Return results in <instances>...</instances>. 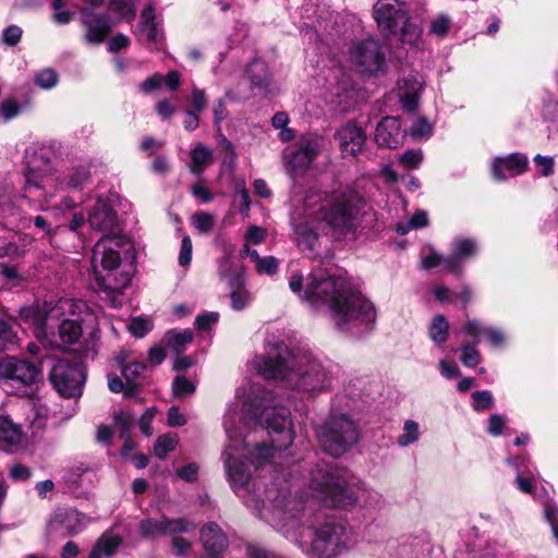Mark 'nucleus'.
Masks as SVG:
<instances>
[{"instance_id":"1","label":"nucleus","mask_w":558,"mask_h":558,"mask_svg":"<svg viewBox=\"0 0 558 558\" xmlns=\"http://www.w3.org/2000/svg\"><path fill=\"white\" fill-rule=\"evenodd\" d=\"M251 396L243 402L241 412L238 405L229 407L223 427L228 444L222 453L225 469L234 492L240 495L256 515L266 521L270 510L282 508L291 497L295 485L294 473L301 465L295 463L286 474L277 471L269 484L264 480L251 482V466L244 461L251 459L256 468L276 457L277 451L289 448L293 442L290 411L276 403L270 391L262 386L251 385Z\"/></svg>"},{"instance_id":"2","label":"nucleus","mask_w":558,"mask_h":558,"mask_svg":"<svg viewBox=\"0 0 558 558\" xmlns=\"http://www.w3.org/2000/svg\"><path fill=\"white\" fill-rule=\"evenodd\" d=\"M362 206L363 197L350 189L330 194L308 192L292 215L299 244L312 251L319 232L331 229L343 233L353 229Z\"/></svg>"},{"instance_id":"3","label":"nucleus","mask_w":558,"mask_h":558,"mask_svg":"<svg viewBox=\"0 0 558 558\" xmlns=\"http://www.w3.org/2000/svg\"><path fill=\"white\" fill-rule=\"evenodd\" d=\"M270 513V517L265 515L266 522L298 543L308 557L337 558L354 545L351 530L336 519H327L312 526L311 542L302 541V526L314 523L311 511L295 498L290 497L282 508L276 507Z\"/></svg>"},{"instance_id":"4","label":"nucleus","mask_w":558,"mask_h":558,"mask_svg":"<svg viewBox=\"0 0 558 558\" xmlns=\"http://www.w3.org/2000/svg\"><path fill=\"white\" fill-rule=\"evenodd\" d=\"M266 354L256 356L254 367L265 379L281 381L286 387L306 393L330 388L333 375L328 365L310 349H289L283 342L267 344Z\"/></svg>"},{"instance_id":"5","label":"nucleus","mask_w":558,"mask_h":558,"mask_svg":"<svg viewBox=\"0 0 558 558\" xmlns=\"http://www.w3.org/2000/svg\"><path fill=\"white\" fill-rule=\"evenodd\" d=\"M304 300L316 311L325 310L341 331L368 330L375 323L374 304L341 276L311 275Z\"/></svg>"},{"instance_id":"6","label":"nucleus","mask_w":558,"mask_h":558,"mask_svg":"<svg viewBox=\"0 0 558 558\" xmlns=\"http://www.w3.org/2000/svg\"><path fill=\"white\" fill-rule=\"evenodd\" d=\"M311 495L336 509H352L360 500L361 481L349 470L317 462L307 470Z\"/></svg>"},{"instance_id":"7","label":"nucleus","mask_w":558,"mask_h":558,"mask_svg":"<svg viewBox=\"0 0 558 558\" xmlns=\"http://www.w3.org/2000/svg\"><path fill=\"white\" fill-rule=\"evenodd\" d=\"M124 241L121 238H102L99 240L92 256V267L99 289L116 292L123 289L130 281L128 275L119 279L116 270L121 264L120 247Z\"/></svg>"},{"instance_id":"8","label":"nucleus","mask_w":558,"mask_h":558,"mask_svg":"<svg viewBox=\"0 0 558 558\" xmlns=\"http://www.w3.org/2000/svg\"><path fill=\"white\" fill-rule=\"evenodd\" d=\"M359 424L348 414H333L316 427L322 449L331 457L348 452L360 440Z\"/></svg>"},{"instance_id":"9","label":"nucleus","mask_w":558,"mask_h":558,"mask_svg":"<svg viewBox=\"0 0 558 558\" xmlns=\"http://www.w3.org/2000/svg\"><path fill=\"white\" fill-rule=\"evenodd\" d=\"M374 17L383 32L399 35L402 43L413 45L421 36L420 27L409 21L404 4L398 0H378Z\"/></svg>"},{"instance_id":"10","label":"nucleus","mask_w":558,"mask_h":558,"mask_svg":"<svg viewBox=\"0 0 558 558\" xmlns=\"http://www.w3.org/2000/svg\"><path fill=\"white\" fill-rule=\"evenodd\" d=\"M49 380L59 395L77 398L82 395L85 371L82 364L57 360L49 373Z\"/></svg>"},{"instance_id":"11","label":"nucleus","mask_w":558,"mask_h":558,"mask_svg":"<svg viewBox=\"0 0 558 558\" xmlns=\"http://www.w3.org/2000/svg\"><path fill=\"white\" fill-rule=\"evenodd\" d=\"M71 301L68 299L60 300L54 307H52L46 315H44L37 307L28 306L20 311V317L25 323L34 325V333L36 338L41 341L46 347L53 348L60 344L56 341L52 322L58 319L61 311L71 308Z\"/></svg>"},{"instance_id":"12","label":"nucleus","mask_w":558,"mask_h":558,"mask_svg":"<svg viewBox=\"0 0 558 558\" xmlns=\"http://www.w3.org/2000/svg\"><path fill=\"white\" fill-rule=\"evenodd\" d=\"M40 374V367L27 360L14 356H5L0 360V379L23 392L37 384Z\"/></svg>"},{"instance_id":"13","label":"nucleus","mask_w":558,"mask_h":558,"mask_svg":"<svg viewBox=\"0 0 558 558\" xmlns=\"http://www.w3.org/2000/svg\"><path fill=\"white\" fill-rule=\"evenodd\" d=\"M218 272L230 289L231 307L234 311L244 310L253 299L252 293L245 288L244 270L234 269L231 257L225 256L218 262Z\"/></svg>"},{"instance_id":"14","label":"nucleus","mask_w":558,"mask_h":558,"mask_svg":"<svg viewBox=\"0 0 558 558\" xmlns=\"http://www.w3.org/2000/svg\"><path fill=\"white\" fill-rule=\"evenodd\" d=\"M350 59L363 73L377 72L385 61L380 46L375 39H366L354 45L350 51Z\"/></svg>"},{"instance_id":"15","label":"nucleus","mask_w":558,"mask_h":558,"mask_svg":"<svg viewBox=\"0 0 558 558\" xmlns=\"http://www.w3.org/2000/svg\"><path fill=\"white\" fill-rule=\"evenodd\" d=\"M81 22L85 28L84 40L90 45L101 44L112 29L111 17L104 13H96L88 8L80 10Z\"/></svg>"},{"instance_id":"16","label":"nucleus","mask_w":558,"mask_h":558,"mask_svg":"<svg viewBox=\"0 0 558 558\" xmlns=\"http://www.w3.org/2000/svg\"><path fill=\"white\" fill-rule=\"evenodd\" d=\"M84 526V517L73 509H58L48 521L49 534L62 538L78 534Z\"/></svg>"},{"instance_id":"17","label":"nucleus","mask_w":558,"mask_h":558,"mask_svg":"<svg viewBox=\"0 0 558 558\" xmlns=\"http://www.w3.org/2000/svg\"><path fill=\"white\" fill-rule=\"evenodd\" d=\"M342 157H354L363 148L366 140L365 132L353 122L342 125L336 133Z\"/></svg>"},{"instance_id":"18","label":"nucleus","mask_w":558,"mask_h":558,"mask_svg":"<svg viewBox=\"0 0 558 558\" xmlns=\"http://www.w3.org/2000/svg\"><path fill=\"white\" fill-rule=\"evenodd\" d=\"M319 146L314 138H302L299 142L296 149L291 151L289 155L284 154L287 159V171L289 174H293L298 170L305 169L311 165L318 154Z\"/></svg>"},{"instance_id":"19","label":"nucleus","mask_w":558,"mask_h":558,"mask_svg":"<svg viewBox=\"0 0 558 558\" xmlns=\"http://www.w3.org/2000/svg\"><path fill=\"white\" fill-rule=\"evenodd\" d=\"M477 244L470 238H456L451 243V255L446 259V270L459 275L462 272L464 262L475 256Z\"/></svg>"},{"instance_id":"20","label":"nucleus","mask_w":558,"mask_h":558,"mask_svg":"<svg viewBox=\"0 0 558 558\" xmlns=\"http://www.w3.org/2000/svg\"><path fill=\"white\" fill-rule=\"evenodd\" d=\"M375 141L379 147L397 148L403 141L398 118L386 117L376 126Z\"/></svg>"},{"instance_id":"21","label":"nucleus","mask_w":558,"mask_h":558,"mask_svg":"<svg viewBox=\"0 0 558 558\" xmlns=\"http://www.w3.org/2000/svg\"><path fill=\"white\" fill-rule=\"evenodd\" d=\"M201 542L209 556H220L229 546L226 534L215 522H209L201 529Z\"/></svg>"},{"instance_id":"22","label":"nucleus","mask_w":558,"mask_h":558,"mask_svg":"<svg viewBox=\"0 0 558 558\" xmlns=\"http://www.w3.org/2000/svg\"><path fill=\"white\" fill-rule=\"evenodd\" d=\"M527 167V158L521 154H511L506 158H496L492 166L493 177L504 181L508 177L521 174Z\"/></svg>"},{"instance_id":"23","label":"nucleus","mask_w":558,"mask_h":558,"mask_svg":"<svg viewBox=\"0 0 558 558\" xmlns=\"http://www.w3.org/2000/svg\"><path fill=\"white\" fill-rule=\"evenodd\" d=\"M88 222L94 230L111 232L117 225V215L106 202L98 199L89 214Z\"/></svg>"},{"instance_id":"24","label":"nucleus","mask_w":558,"mask_h":558,"mask_svg":"<svg viewBox=\"0 0 558 558\" xmlns=\"http://www.w3.org/2000/svg\"><path fill=\"white\" fill-rule=\"evenodd\" d=\"M422 88L423 82L417 75L411 74L399 81L398 94L404 109L414 111L417 108Z\"/></svg>"},{"instance_id":"25","label":"nucleus","mask_w":558,"mask_h":558,"mask_svg":"<svg viewBox=\"0 0 558 558\" xmlns=\"http://www.w3.org/2000/svg\"><path fill=\"white\" fill-rule=\"evenodd\" d=\"M463 331L470 336H473L475 338V343L481 341V336H485L495 347L502 344L505 341V337L501 330L483 326L476 319L468 320L463 327Z\"/></svg>"},{"instance_id":"26","label":"nucleus","mask_w":558,"mask_h":558,"mask_svg":"<svg viewBox=\"0 0 558 558\" xmlns=\"http://www.w3.org/2000/svg\"><path fill=\"white\" fill-rule=\"evenodd\" d=\"M246 74L250 78L252 88H258L262 92H267L270 83V75L267 65L264 61L255 60L246 69Z\"/></svg>"},{"instance_id":"27","label":"nucleus","mask_w":558,"mask_h":558,"mask_svg":"<svg viewBox=\"0 0 558 558\" xmlns=\"http://www.w3.org/2000/svg\"><path fill=\"white\" fill-rule=\"evenodd\" d=\"M138 29L149 41L156 43L158 40L159 31L156 22V10L153 4H148L142 11Z\"/></svg>"},{"instance_id":"28","label":"nucleus","mask_w":558,"mask_h":558,"mask_svg":"<svg viewBox=\"0 0 558 558\" xmlns=\"http://www.w3.org/2000/svg\"><path fill=\"white\" fill-rule=\"evenodd\" d=\"M122 543V538L111 533H105L97 541L88 558H104L114 555L117 548Z\"/></svg>"},{"instance_id":"29","label":"nucleus","mask_w":558,"mask_h":558,"mask_svg":"<svg viewBox=\"0 0 558 558\" xmlns=\"http://www.w3.org/2000/svg\"><path fill=\"white\" fill-rule=\"evenodd\" d=\"M118 363L121 365L122 375L124 376L128 383L125 396L130 397L134 393L135 389L132 383L143 374V372L146 368V365L143 362L138 361L126 362L124 357H118Z\"/></svg>"},{"instance_id":"30","label":"nucleus","mask_w":558,"mask_h":558,"mask_svg":"<svg viewBox=\"0 0 558 558\" xmlns=\"http://www.w3.org/2000/svg\"><path fill=\"white\" fill-rule=\"evenodd\" d=\"M59 339L63 344H72L78 341L83 330L78 322L74 319H63L58 327Z\"/></svg>"},{"instance_id":"31","label":"nucleus","mask_w":558,"mask_h":558,"mask_svg":"<svg viewBox=\"0 0 558 558\" xmlns=\"http://www.w3.org/2000/svg\"><path fill=\"white\" fill-rule=\"evenodd\" d=\"M138 531L145 538H157L167 535L165 515H161L158 519L147 518L142 520L138 525Z\"/></svg>"},{"instance_id":"32","label":"nucleus","mask_w":558,"mask_h":558,"mask_svg":"<svg viewBox=\"0 0 558 558\" xmlns=\"http://www.w3.org/2000/svg\"><path fill=\"white\" fill-rule=\"evenodd\" d=\"M21 439V427L14 424L9 416L0 415V441L16 445Z\"/></svg>"},{"instance_id":"33","label":"nucleus","mask_w":558,"mask_h":558,"mask_svg":"<svg viewBox=\"0 0 558 558\" xmlns=\"http://www.w3.org/2000/svg\"><path fill=\"white\" fill-rule=\"evenodd\" d=\"M519 460V458H508L507 463L517 471L515 483L518 488L523 493L531 494L533 492V472L527 466L524 471H521Z\"/></svg>"},{"instance_id":"34","label":"nucleus","mask_w":558,"mask_h":558,"mask_svg":"<svg viewBox=\"0 0 558 558\" xmlns=\"http://www.w3.org/2000/svg\"><path fill=\"white\" fill-rule=\"evenodd\" d=\"M190 170L195 174H201L205 167L210 163L213 155L209 148L203 144H197L191 153Z\"/></svg>"},{"instance_id":"35","label":"nucleus","mask_w":558,"mask_h":558,"mask_svg":"<svg viewBox=\"0 0 558 558\" xmlns=\"http://www.w3.org/2000/svg\"><path fill=\"white\" fill-rule=\"evenodd\" d=\"M429 337L430 339L437 343L442 344L447 341L449 333V323L446 317L441 314H437L433 317L429 325Z\"/></svg>"},{"instance_id":"36","label":"nucleus","mask_w":558,"mask_h":558,"mask_svg":"<svg viewBox=\"0 0 558 558\" xmlns=\"http://www.w3.org/2000/svg\"><path fill=\"white\" fill-rule=\"evenodd\" d=\"M192 340L193 332L189 329L183 331L170 330L163 337L165 343L175 352L182 351Z\"/></svg>"},{"instance_id":"37","label":"nucleus","mask_w":558,"mask_h":558,"mask_svg":"<svg viewBox=\"0 0 558 558\" xmlns=\"http://www.w3.org/2000/svg\"><path fill=\"white\" fill-rule=\"evenodd\" d=\"M137 0H110L109 7L121 20L131 22L136 16Z\"/></svg>"},{"instance_id":"38","label":"nucleus","mask_w":558,"mask_h":558,"mask_svg":"<svg viewBox=\"0 0 558 558\" xmlns=\"http://www.w3.org/2000/svg\"><path fill=\"white\" fill-rule=\"evenodd\" d=\"M165 523L167 535L187 533L190 531H194L196 527V524L194 522L189 521L185 518L172 519L165 515Z\"/></svg>"},{"instance_id":"39","label":"nucleus","mask_w":558,"mask_h":558,"mask_svg":"<svg viewBox=\"0 0 558 558\" xmlns=\"http://www.w3.org/2000/svg\"><path fill=\"white\" fill-rule=\"evenodd\" d=\"M178 445V438L174 434H166L157 438L154 453L159 459H165L168 452L175 449Z\"/></svg>"},{"instance_id":"40","label":"nucleus","mask_w":558,"mask_h":558,"mask_svg":"<svg viewBox=\"0 0 558 558\" xmlns=\"http://www.w3.org/2000/svg\"><path fill=\"white\" fill-rule=\"evenodd\" d=\"M420 438L418 424L412 420L404 422L403 432L398 436L397 444L400 447H408Z\"/></svg>"},{"instance_id":"41","label":"nucleus","mask_w":558,"mask_h":558,"mask_svg":"<svg viewBox=\"0 0 558 558\" xmlns=\"http://www.w3.org/2000/svg\"><path fill=\"white\" fill-rule=\"evenodd\" d=\"M428 225L426 211L416 210L415 214L404 223L397 226V232L401 235L407 234L412 229L424 228Z\"/></svg>"},{"instance_id":"42","label":"nucleus","mask_w":558,"mask_h":558,"mask_svg":"<svg viewBox=\"0 0 558 558\" xmlns=\"http://www.w3.org/2000/svg\"><path fill=\"white\" fill-rule=\"evenodd\" d=\"M477 343H475V340L473 343H463L461 345V356L460 360L462 364L466 367H475L482 362L481 354L478 350L475 348Z\"/></svg>"},{"instance_id":"43","label":"nucleus","mask_w":558,"mask_h":558,"mask_svg":"<svg viewBox=\"0 0 558 558\" xmlns=\"http://www.w3.org/2000/svg\"><path fill=\"white\" fill-rule=\"evenodd\" d=\"M16 339L12 326L0 317V351L9 350L16 343Z\"/></svg>"},{"instance_id":"44","label":"nucleus","mask_w":558,"mask_h":558,"mask_svg":"<svg viewBox=\"0 0 558 558\" xmlns=\"http://www.w3.org/2000/svg\"><path fill=\"white\" fill-rule=\"evenodd\" d=\"M59 82V76L57 72L50 68L40 70L36 73L35 76V83L40 88L44 89H51L53 88Z\"/></svg>"},{"instance_id":"45","label":"nucleus","mask_w":558,"mask_h":558,"mask_svg":"<svg viewBox=\"0 0 558 558\" xmlns=\"http://www.w3.org/2000/svg\"><path fill=\"white\" fill-rule=\"evenodd\" d=\"M90 173L86 167L80 166L72 168L68 173V185L70 187H82L89 179Z\"/></svg>"},{"instance_id":"46","label":"nucleus","mask_w":558,"mask_h":558,"mask_svg":"<svg viewBox=\"0 0 558 558\" xmlns=\"http://www.w3.org/2000/svg\"><path fill=\"white\" fill-rule=\"evenodd\" d=\"M134 422V417L124 411L116 413L113 417V428L120 433V438L130 435V428Z\"/></svg>"},{"instance_id":"47","label":"nucleus","mask_w":558,"mask_h":558,"mask_svg":"<svg viewBox=\"0 0 558 558\" xmlns=\"http://www.w3.org/2000/svg\"><path fill=\"white\" fill-rule=\"evenodd\" d=\"M423 160V153L421 149H409L399 156L400 165L407 169H416Z\"/></svg>"},{"instance_id":"48","label":"nucleus","mask_w":558,"mask_h":558,"mask_svg":"<svg viewBox=\"0 0 558 558\" xmlns=\"http://www.w3.org/2000/svg\"><path fill=\"white\" fill-rule=\"evenodd\" d=\"M172 390L177 398H183L185 396L193 395L196 390V387L194 383L186 377L177 376L172 384Z\"/></svg>"},{"instance_id":"49","label":"nucleus","mask_w":558,"mask_h":558,"mask_svg":"<svg viewBox=\"0 0 558 558\" xmlns=\"http://www.w3.org/2000/svg\"><path fill=\"white\" fill-rule=\"evenodd\" d=\"M41 180L43 175L35 170V158H32L28 161L27 172L25 173V191L39 190L41 187Z\"/></svg>"},{"instance_id":"50","label":"nucleus","mask_w":558,"mask_h":558,"mask_svg":"<svg viewBox=\"0 0 558 558\" xmlns=\"http://www.w3.org/2000/svg\"><path fill=\"white\" fill-rule=\"evenodd\" d=\"M472 399L473 408L477 412L489 410L494 407V397L488 390L474 391Z\"/></svg>"},{"instance_id":"51","label":"nucleus","mask_w":558,"mask_h":558,"mask_svg":"<svg viewBox=\"0 0 558 558\" xmlns=\"http://www.w3.org/2000/svg\"><path fill=\"white\" fill-rule=\"evenodd\" d=\"M193 225L194 227L201 232V233H208L215 223V217L210 213L207 211H198L194 214L193 218Z\"/></svg>"},{"instance_id":"52","label":"nucleus","mask_w":558,"mask_h":558,"mask_svg":"<svg viewBox=\"0 0 558 558\" xmlns=\"http://www.w3.org/2000/svg\"><path fill=\"white\" fill-rule=\"evenodd\" d=\"M256 270L258 274L272 276L278 270V260L274 256L258 257L255 262Z\"/></svg>"},{"instance_id":"53","label":"nucleus","mask_w":558,"mask_h":558,"mask_svg":"<svg viewBox=\"0 0 558 558\" xmlns=\"http://www.w3.org/2000/svg\"><path fill=\"white\" fill-rule=\"evenodd\" d=\"M432 133L433 126L425 118H420L411 126V136L414 138H427Z\"/></svg>"},{"instance_id":"54","label":"nucleus","mask_w":558,"mask_h":558,"mask_svg":"<svg viewBox=\"0 0 558 558\" xmlns=\"http://www.w3.org/2000/svg\"><path fill=\"white\" fill-rule=\"evenodd\" d=\"M21 111L20 105L13 99H5L0 105V119L4 122L15 118Z\"/></svg>"},{"instance_id":"55","label":"nucleus","mask_w":558,"mask_h":558,"mask_svg":"<svg viewBox=\"0 0 558 558\" xmlns=\"http://www.w3.org/2000/svg\"><path fill=\"white\" fill-rule=\"evenodd\" d=\"M130 332L136 338H143L151 328L149 320L144 318H133L128 326Z\"/></svg>"},{"instance_id":"56","label":"nucleus","mask_w":558,"mask_h":558,"mask_svg":"<svg viewBox=\"0 0 558 558\" xmlns=\"http://www.w3.org/2000/svg\"><path fill=\"white\" fill-rule=\"evenodd\" d=\"M450 26V19L448 15L440 14L435 17L430 23V33L437 36H445Z\"/></svg>"},{"instance_id":"57","label":"nucleus","mask_w":558,"mask_h":558,"mask_svg":"<svg viewBox=\"0 0 558 558\" xmlns=\"http://www.w3.org/2000/svg\"><path fill=\"white\" fill-rule=\"evenodd\" d=\"M22 28L16 25H10L3 29L2 41L8 46H15L22 37Z\"/></svg>"},{"instance_id":"58","label":"nucleus","mask_w":558,"mask_h":558,"mask_svg":"<svg viewBox=\"0 0 558 558\" xmlns=\"http://www.w3.org/2000/svg\"><path fill=\"white\" fill-rule=\"evenodd\" d=\"M192 240L189 235L183 236L179 254V264L183 267L189 266L192 260Z\"/></svg>"},{"instance_id":"59","label":"nucleus","mask_w":558,"mask_h":558,"mask_svg":"<svg viewBox=\"0 0 558 558\" xmlns=\"http://www.w3.org/2000/svg\"><path fill=\"white\" fill-rule=\"evenodd\" d=\"M446 259H448V256H444L439 253H436L435 251H432L429 255L423 257L422 267L425 269H430L439 265H444L446 268Z\"/></svg>"},{"instance_id":"60","label":"nucleus","mask_w":558,"mask_h":558,"mask_svg":"<svg viewBox=\"0 0 558 558\" xmlns=\"http://www.w3.org/2000/svg\"><path fill=\"white\" fill-rule=\"evenodd\" d=\"M545 517L551 526L553 534L558 538V508L554 504L545 506Z\"/></svg>"},{"instance_id":"61","label":"nucleus","mask_w":558,"mask_h":558,"mask_svg":"<svg viewBox=\"0 0 558 558\" xmlns=\"http://www.w3.org/2000/svg\"><path fill=\"white\" fill-rule=\"evenodd\" d=\"M191 105L194 108L193 111L201 112L203 111L207 106V99L205 92L203 89H199L197 87H194L192 90V97H191Z\"/></svg>"},{"instance_id":"62","label":"nucleus","mask_w":558,"mask_h":558,"mask_svg":"<svg viewBox=\"0 0 558 558\" xmlns=\"http://www.w3.org/2000/svg\"><path fill=\"white\" fill-rule=\"evenodd\" d=\"M536 166L539 168V172L544 177H549L554 172V159L542 155H536L534 158Z\"/></svg>"},{"instance_id":"63","label":"nucleus","mask_w":558,"mask_h":558,"mask_svg":"<svg viewBox=\"0 0 558 558\" xmlns=\"http://www.w3.org/2000/svg\"><path fill=\"white\" fill-rule=\"evenodd\" d=\"M266 231L257 226H251L245 232V240L253 244H259L265 240Z\"/></svg>"},{"instance_id":"64","label":"nucleus","mask_w":558,"mask_h":558,"mask_svg":"<svg viewBox=\"0 0 558 558\" xmlns=\"http://www.w3.org/2000/svg\"><path fill=\"white\" fill-rule=\"evenodd\" d=\"M155 413H156L155 409L150 408V409H147L141 417L140 428H141V432L146 436L153 435L151 421L155 416Z\"/></svg>"}]
</instances>
